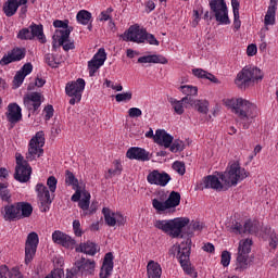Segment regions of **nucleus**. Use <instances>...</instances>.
Listing matches in <instances>:
<instances>
[{"label":"nucleus","instance_id":"f257e3e1","mask_svg":"<svg viewBox=\"0 0 278 278\" xmlns=\"http://www.w3.org/2000/svg\"><path fill=\"white\" fill-rule=\"evenodd\" d=\"M225 105L226 108H230L231 112L236 114L243 129L251 127V123H253V118H255V110H257L255 104L247 99L238 98L226 100Z\"/></svg>","mask_w":278,"mask_h":278},{"label":"nucleus","instance_id":"f03ea898","mask_svg":"<svg viewBox=\"0 0 278 278\" xmlns=\"http://www.w3.org/2000/svg\"><path fill=\"white\" fill-rule=\"evenodd\" d=\"M53 27H56L55 35L53 36V49H58L59 47H63V51H72L75 49V41H71V31H73V27L68 26V21L55 20L53 22Z\"/></svg>","mask_w":278,"mask_h":278},{"label":"nucleus","instance_id":"7ed1b4c3","mask_svg":"<svg viewBox=\"0 0 278 278\" xmlns=\"http://www.w3.org/2000/svg\"><path fill=\"white\" fill-rule=\"evenodd\" d=\"M190 225V218L188 217H177L174 219H159L154 223V227L168 233L170 238H184V229Z\"/></svg>","mask_w":278,"mask_h":278},{"label":"nucleus","instance_id":"20e7f679","mask_svg":"<svg viewBox=\"0 0 278 278\" xmlns=\"http://www.w3.org/2000/svg\"><path fill=\"white\" fill-rule=\"evenodd\" d=\"M122 38L125 42H137V45H142L149 42L154 47H160V41L151 33L146 29H141L140 26H130L123 35Z\"/></svg>","mask_w":278,"mask_h":278},{"label":"nucleus","instance_id":"39448f33","mask_svg":"<svg viewBox=\"0 0 278 278\" xmlns=\"http://www.w3.org/2000/svg\"><path fill=\"white\" fill-rule=\"evenodd\" d=\"M192 244V240L187 239L186 242H181L179 245H174L169 253L172 255H175V252L177 253V258L179 261V264L185 270L187 275H190V277H197V273L194 271V268L190 266V250Z\"/></svg>","mask_w":278,"mask_h":278},{"label":"nucleus","instance_id":"423d86ee","mask_svg":"<svg viewBox=\"0 0 278 278\" xmlns=\"http://www.w3.org/2000/svg\"><path fill=\"white\" fill-rule=\"evenodd\" d=\"M251 247H253V240L251 239L241 240L239 242L238 253H237V258L235 264V270L237 273H244V270L249 268V264H251V261H249Z\"/></svg>","mask_w":278,"mask_h":278},{"label":"nucleus","instance_id":"0eeeda50","mask_svg":"<svg viewBox=\"0 0 278 278\" xmlns=\"http://www.w3.org/2000/svg\"><path fill=\"white\" fill-rule=\"evenodd\" d=\"M249 177V172L240 166V163H232L227 172L219 176L226 186H238V181H243Z\"/></svg>","mask_w":278,"mask_h":278},{"label":"nucleus","instance_id":"6e6552de","mask_svg":"<svg viewBox=\"0 0 278 278\" xmlns=\"http://www.w3.org/2000/svg\"><path fill=\"white\" fill-rule=\"evenodd\" d=\"M45 132L38 131L35 137H33L29 141L28 152L26 153L27 162H34L36 157H40L45 150Z\"/></svg>","mask_w":278,"mask_h":278},{"label":"nucleus","instance_id":"1a4fd4ad","mask_svg":"<svg viewBox=\"0 0 278 278\" xmlns=\"http://www.w3.org/2000/svg\"><path fill=\"white\" fill-rule=\"evenodd\" d=\"M181 203V193L177 191H172L166 199V201H161L159 199L152 200V206L159 214H162V212H166V210H173L175 207H178V205Z\"/></svg>","mask_w":278,"mask_h":278},{"label":"nucleus","instance_id":"9d476101","mask_svg":"<svg viewBox=\"0 0 278 278\" xmlns=\"http://www.w3.org/2000/svg\"><path fill=\"white\" fill-rule=\"evenodd\" d=\"M86 88V80L78 78L76 81L67 83L65 86V92L70 99V105H75L81 101V92Z\"/></svg>","mask_w":278,"mask_h":278},{"label":"nucleus","instance_id":"9b49d317","mask_svg":"<svg viewBox=\"0 0 278 278\" xmlns=\"http://www.w3.org/2000/svg\"><path fill=\"white\" fill-rule=\"evenodd\" d=\"M211 12L214 13V16L217 23L222 25H229V15L227 11V3L225 0H211L210 1Z\"/></svg>","mask_w":278,"mask_h":278},{"label":"nucleus","instance_id":"f8f14e48","mask_svg":"<svg viewBox=\"0 0 278 278\" xmlns=\"http://www.w3.org/2000/svg\"><path fill=\"white\" fill-rule=\"evenodd\" d=\"M260 229H262V225L255 219H248L243 226L242 224L235 222L230 227L231 233H237L239 236H242V233H251V236H255L260 233Z\"/></svg>","mask_w":278,"mask_h":278},{"label":"nucleus","instance_id":"ddd939ff","mask_svg":"<svg viewBox=\"0 0 278 278\" xmlns=\"http://www.w3.org/2000/svg\"><path fill=\"white\" fill-rule=\"evenodd\" d=\"M97 267V263L94 260L81 257L76 261L74 267L72 268V275L81 274L83 277H88V275H94V268Z\"/></svg>","mask_w":278,"mask_h":278},{"label":"nucleus","instance_id":"4468645a","mask_svg":"<svg viewBox=\"0 0 278 278\" xmlns=\"http://www.w3.org/2000/svg\"><path fill=\"white\" fill-rule=\"evenodd\" d=\"M35 192L39 199V210L40 212H49L53 199H51V191L45 186V184L39 182L35 187Z\"/></svg>","mask_w":278,"mask_h":278},{"label":"nucleus","instance_id":"2eb2a0df","mask_svg":"<svg viewBox=\"0 0 278 278\" xmlns=\"http://www.w3.org/2000/svg\"><path fill=\"white\" fill-rule=\"evenodd\" d=\"M40 239L38 238L37 232H29L25 242V264H29L34 256L36 255V251H38V243Z\"/></svg>","mask_w":278,"mask_h":278},{"label":"nucleus","instance_id":"dca6fc26","mask_svg":"<svg viewBox=\"0 0 278 278\" xmlns=\"http://www.w3.org/2000/svg\"><path fill=\"white\" fill-rule=\"evenodd\" d=\"M65 185L72 186L73 190H75V193L72 195V201L77 203L79 199H81V190H84L86 187L79 184V180L77 177H75V174L68 169L65 170Z\"/></svg>","mask_w":278,"mask_h":278},{"label":"nucleus","instance_id":"f3484780","mask_svg":"<svg viewBox=\"0 0 278 278\" xmlns=\"http://www.w3.org/2000/svg\"><path fill=\"white\" fill-rule=\"evenodd\" d=\"M105 60H108L105 49L100 48L93 58L88 62L90 77H94V73H97V71H99L103 64H105Z\"/></svg>","mask_w":278,"mask_h":278},{"label":"nucleus","instance_id":"a211bd4d","mask_svg":"<svg viewBox=\"0 0 278 278\" xmlns=\"http://www.w3.org/2000/svg\"><path fill=\"white\" fill-rule=\"evenodd\" d=\"M147 181L148 184H151V186H161V188H164L165 186H168L170 175H168V173H160V170L154 169L148 174Z\"/></svg>","mask_w":278,"mask_h":278},{"label":"nucleus","instance_id":"6ab92c4d","mask_svg":"<svg viewBox=\"0 0 278 278\" xmlns=\"http://www.w3.org/2000/svg\"><path fill=\"white\" fill-rule=\"evenodd\" d=\"M25 55H27L25 48H14L0 60V66H8V64H12V62H21V60H24Z\"/></svg>","mask_w":278,"mask_h":278},{"label":"nucleus","instance_id":"aec40b11","mask_svg":"<svg viewBox=\"0 0 278 278\" xmlns=\"http://www.w3.org/2000/svg\"><path fill=\"white\" fill-rule=\"evenodd\" d=\"M25 108L29 112H37V110L42 105V93L31 92L24 97L23 99Z\"/></svg>","mask_w":278,"mask_h":278},{"label":"nucleus","instance_id":"412c9836","mask_svg":"<svg viewBox=\"0 0 278 278\" xmlns=\"http://www.w3.org/2000/svg\"><path fill=\"white\" fill-rule=\"evenodd\" d=\"M14 179L20 184H27L31 179V165L27 161H24V165L15 166Z\"/></svg>","mask_w":278,"mask_h":278},{"label":"nucleus","instance_id":"4be33fe9","mask_svg":"<svg viewBox=\"0 0 278 278\" xmlns=\"http://www.w3.org/2000/svg\"><path fill=\"white\" fill-rule=\"evenodd\" d=\"M128 160H137L138 162H149L151 160V153L146 151L144 148L131 147L126 152Z\"/></svg>","mask_w":278,"mask_h":278},{"label":"nucleus","instance_id":"5701e85b","mask_svg":"<svg viewBox=\"0 0 278 278\" xmlns=\"http://www.w3.org/2000/svg\"><path fill=\"white\" fill-rule=\"evenodd\" d=\"M52 242H54V244H60L65 249H73V247H75V239L71 238V236L62 232L61 230H55L52 233Z\"/></svg>","mask_w":278,"mask_h":278},{"label":"nucleus","instance_id":"b1692460","mask_svg":"<svg viewBox=\"0 0 278 278\" xmlns=\"http://www.w3.org/2000/svg\"><path fill=\"white\" fill-rule=\"evenodd\" d=\"M113 270H114V254H112V252H108L104 255L102 267L100 269V278L112 277Z\"/></svg>","mask_w":278,"mask_h":278},{"label":"nucleus","instance_id":"393cba45","mask_svg":"<svg viewBox=\"0 0 278 278\" xmlns=\"http://www.w3.org/2000/svg\"><path fill=\"white\" fill-rule=\"evenodd\" d=\"M252 79L253 78L251 76V67H244L241 72L238 73L235 84L241 90H245L247 88H249Z\"/></svg>","mask_w":278,"mask_h":278},{"label":"nucleus","instance_id":"a878e982","mask_svg":"<svg viewBox=\"0 0 278 278\" xmlns=\"http://www.w3.org/2000/svg\"><path fill=\"white\" fill-rule=\"evenodd\" d=\"M34 71V65L31 63H25L22 68L16 72L13 78V87L21 88L23 86V81H25V77L29 75Z\"/></svg>","mask_w":278,"mask_h":278},{"label":"nucleus","instance_id":"bb28decb","mask_svg":"<svg viewBox=\"0 0 278 278\" xmlns=\"http://www.w3.org/2000/svg\"><path fill=\"white\" fill-rule=\"evenodd\" d=\"M23 110L16 102L10 103L8 105L7 118L9 123L13 125L21 122L23 119Z\"/></svg>","mask_w":278,"mask_h":278},{"label":"nucleus","instance_id":"cd10ccee","mask_svg":"<svg viewBox=\"0 0 278 278\" xmlns=\"http://www.w3.org/2000/svg\"><path fill=\"white\" fill-rule=\"evenodd\" d=\"M173 140H175V138L170 134L166 132V130L157 129L155 131L154 142L156 144H160V147H165V149H170V146L173 144Z\"/></svg>","mask_w":278,"mask_h":278},{"label":"nucleus","instance_id":"c85d7f7f","mask_svg":"<svg viewBox=\"0 0 278 278\" xmlns=\"http://www.w3.org/2000/svg\"><path fill=\"white\" fill-rule=\"evenodd\" d=\"M139 64H168V59L162 54H150L140 56Z\"/></svg>","mask_w":278,"mask_h":278},{"label":"nucleus","instance_id":"c756f323","mask_svg":"<svg viewBox=\"0 0 278 278\" xmlns=\"http://www.w3.org/2000/svg\"><path fill=\"white\" fill-rule=\"evenodd\" d=\"M4 220H21V213L18 212V203L4 206L2 211Z\"/></svg>","mask_w":278,"mask_h":278},{"label":"nucleus","instance_id":"7c9ffc66","mask_svg":"<svg viewBox=\"0 0 278 278\" xmlns=\"http://www.w3.org/2000/svg\"><path fill=\"white\" fill-rule=\"evenodd\" d=\"M98 251L99 245L92 241L80 243L79 247L76 248V253H85L86 255H91V257H94Z\"/></svg>","mask_w":278,"mask_h":278},{"label":"nucleus","instance_id":"2f4dec72","mask_svg":"<svg viewBox=\"0 0 278 278\" xmlns=\"http://www.w3.org/2000/svg\"><path fill=\"white\" fill-rule=\"evenodd\" d=\"M203 186L206 189L216 190L217 192H220L223 190V182H220V179L217 176L208 175L203 178Z\"/></svg>","mask_w":278,"mask_h":278},{"label":"nucleus","instance_id":"473e14b6","mask_svg":"<svg viewBox=\"0 0 278 278\" xmlns=\"http://www.w3.org/2000/svg\"><path fill=\"white\" fill-rule=\"evenodd\" d=\"M29 29H30V35L33 36V40L34 38H37V40H39L41 45H45V42H47V37H45V28L42 24L31 23L29 25Z\"/></svg>","mask_w":278,"mask_h":278},{"label":"nucleus","instance_id":"72a5a7b5","mask_svg":"<svg viewBox=\"0 0 278 278\" xmlns=\"http://www.w3.org/2000/svg\"><path fill=\"white\" fill-rule=\"evenodd\" d=\"M203 229H205L204 223L192 220L187 229L186 226L184 227L181 236H188L189 238H192L194 231H203Z\"/></svg>","mask_w":278,"mask_h":278},{"label":"nucleus","instance_id":"f704fd0d","mask_svg":"<svg viewBox=\"0 0 278 278\" xmlns=\"http://www.w3.org/2000/svg\"><path fill=\"white\" fill-rule=\"evenodd\" d=\"M148 278H162V266L155 261H150L147 266Z\"/></svg>","mask_w":278,"mask_h":278},{"label":"nucleus","instance_id":"c9c22d12","mask_svg":"<svg viewBox=\"0 0 278 278\" xmlns=\"http://www.w3.org/2000/svg\"><path fill=\"white\" fill-rule=\"evenodd\" d=\"M270 3L264 18V25L267 27L275 24V14H277V0H270Z\"/></svg>","mask_w":278,"mask_h":278},{"label":"nucleus","instance_id":"e433bc0d","mask_svg":"<svg viewBox=\"0 0 278 278\" xmlns=\"http://www.w3.org/2000/svg\"><path fill=\"white\" fill-rule=\"evenodd\" d=\"M231 7L233 12V29L238 31L240 29L242 22L240 21V1L231 0Z\"/></svg>","mask_w":278,"mask_h":278},{"label":"nucleus","instance_id":"4c0bfd02","mask_svg":"<svg viewBox=\"0 0 278 278\" xmlns=\"http://www.w3.org/2000/svg\"><path fill=\"white\" fill-rule=\"evenodd\" d=\"M17 210L20 212V220L21 218H29L34 213V206L29 202H17Z\"/></svg>","mask_w":278,"mask_h":278},{"label":"nucleus","instance_id":"58836bf2","mask_svg":"<svg viewBox=\"0 0 278 278\" xmlns=\"http://www.w3.org/2000/svg\"><path fill=\"white\" fill-rule=\"evenodd\" d=\"M192 73L194 77H198L199 79H208V81H212L213 84H218V78L203 68H193Z\"/></svg>","mask_w":278,"mask_h":278},{"label":"nucleus","instance_id":"ea45409f","mask_svg":"<svg viewBox=\"0 0 278 278\" xmlns=\"http://www.w3.org/2000/svg\"><path fill=\"white\" fill-rule=\"evenodd\" d=\"M3 12L5 16L11 17L16 14L18 10V0H8L3 5Z\"/></svg>","mask_w":278,"mask_h":278},{"label":"nucleus","instance_id":"a19ab883","mask_svg":"<svg viewBox=\"0 0 278 278\" xmlns=\"http://www.w3.org/2000/svg\"><path fill=\"white\" fill-rule=\"evenodd\" d=\"M81 194H83V199L78 200L79 201L78 206L84 212H88V210L90 208V192H88L85 188V189H81Z\"/></svg>","mask_w":278,"mask_h":278},{"label":"nucleus","instance_id":"79ce46f5","mask_svg":"<svg viewBox=\"0 0 278 278\" xmlns=\"http://www.w3.org/2000/svg\"><path fill=\"white\" fill-rule=\"evenodd\" d=\"M102 214L104 216V220L109 227H114L116 225V213H112V211L108 207L102 208Z\"/></svg>","mask_w":278,"mask_h":278},{"label":"nucleus","instance_id":"37998d69","mask_svg":"<svg viewBox=\"0 0 278 278\" xmlns=\"http://www.w3.org/2000/svg\"><path fill=\"white\" fill-rule=\"evenodd\" d=\"M76 20L80 25H88L92 21V13L87 10H80L76 15Z\"/></svg>","mask_w":278,"mask_h":278},{"label":"nucleus","instance_id":"c03bdc74","mask_svg":"<svg viewBox=\"0 0 278 278\" xmlns=\"http://www.w3.org/2000/svg\"><path fill=\"white\" fill-rule=\"evenodd\" d=\"M168 102L170 103L173 110L175 111L176 114L181 116L184 114V101L177 100L175 98H168Z\"/></svg>","mask_w":278,"mask_h":278},{"label":"nucleus","instance_id":"a18cd8bd","mask_svg":"<svg viewBox=\"0 0 278 278\" xmlns=\"http://www.w3.org/2000/svg\"><path fill=\"white\" fill-rule=\"evenodd\" d=\"M193 109L200 114H207L210 112V102L206 100H197Z\"/></svg>","mask_w":278,"mask_h":278},{"label":"nucleus","instance_id":"49530a36","mask_svg":"<svg viewBox=\"0 0 278 278\" xmlns=\"http://www.w3.org/2000/svg\"><path fill=\"white\" fill-rule=\"evenodd\" d=\"M114 166H115L114 169L112 168L109 169L108 175L105 176V179H112V177H116V175H121V173H123V165L121 164V162L115 161Z\"/></svg>","mask_w":278,"mask_h":278},{"label":"nucleus","instance_id":"de8ad7c7","mask_svg":"<svg viewBox=\"0 0 278 278\" xmlns=\"http://www.w3.org/2000/svg\"><path fill=\"white\" fill-rule=\"evenodd\" d=\"M45 60L48 66H50L51 68H58V66L62 64V62L58 58H55L54 54L51 53L46 54Z\"/></svg>","mask_w":278,"mask_h":278},{"label":"nucleus","instance_id":"09e8293b","mask_svg":"<svg viewBox=\"0 0 278 278\" xmlns=\"http://www.w3.org/2000/svg\"><path fill=\"white\" fill-rule=\"evenodd\" d=\"M180 90L187 97H197V94H199V88L190 85L180 86Z\"/></svg>","mask_w":278,"mask_h":278},{"label":"nucleus","instance_id":"8fccbe9b","mask_svg":"<svg viewBox=\"0 0 278 278\" xmlns=\"http://www.w3.org/2000/svg\"><path fill=\"white\" fill-rule=\"evenodd\" d=\"M250 73L253 84H255V81H262V79H264V73H262V70L257 67H250Z\"/></svg>","mask_w":278,"mask_h":278},{"label":"nucleus","instance_id":"3c124183","mask_svg":"<svg viewBox=\"0 0 278 278\" xmlns=\"http://www.w3.org/2000/svg\"><path fill=\"white\" fill-rule=\"evenodd\" d=\"M185 147L186 144L184 143V141L176 139L174 142H172L169 151H172V153H177L179 151H184Z\"/></svg>","mask_w":278,"mask_h":278},{"label":"nucleus","instance_id":"603ef678","mask_svg":"<svg viewBox=\"0 0 278 278\" xmlns=\"http://www.w3.org/2000/svg\"><path fill=\"white\" fill-rule=\"evenodd\" d=\"M17 38L20 40H34L30 28H23L18 31Z\"/></svg>","mask_w":278,"mask_h":278},{"label":"nucleus","instance_id":"864d4df0","mask_svg":"<svg viewBox=\"0 0 278 278\" xmlns=\"http://www.w3.org/2000/svg\"><path fill=\"white\" fill-rule=\"evenodd\" d=\"M0 199L2 201H10V191L8 190V185L0 182Z\"/></svg>","mask_w":278,"mask_h":278},{"label":"nucleus","instance_id":"5fc2aeb1","mask_svg":"<svg viewBox=\"0 0 278 278\" xmlns=\"http://www.w3.org/2000/svg\"><path fill=\"white\" fill-rule=\"evenodd\" d=\"M131 97H134V93H131V91L117 93L115 96V101H117V103H123V101H131Z\"/></svg>","mask_w":278,"mask_h":278},{"label":"nucleus","instance_id":"6e6d98bb","mask_svg":"<svg viewBox=\"0 0 278 278\" xmlns=\"http://www.w3.org/2000/svg\"><path fill=\"white\" fill-rule=\"evenodd\" d=\"M220 264L224 266V268H227V266L231 264V253L229 251L225 250L222 252Z\"/></svg>","mask_w":278,"mask_h":278},{"label":"nucleus","instance_id":"4d7b16f0","mask_svg":"<svg viewBox=\"0 0 278 278\" xmlns=\"http://www.w3.org/2000/svg\"><path fill=\"white\" fill-rule=\"evenodd\" d=\"M47 186L49 191L53 194L58 190V178L55 176H50L47 180Z\"/></svg>","mask_w":278,"mask_h":278},{"label":"nucleus","instance_id":"13d9d810","mask_svg":"<svg viewBox=\"0 0 278 278\" xmlns=\"http://www.w3.org/2000/svg\"><path fill=\"white\" fill-rule=\"evenodd\" d=\"M173 168L178 173V175H186V163L176 161L173 164Z\"/></svg>","mask_w":278,"mask_h":278},{"label":"nucleus","instance_id":"bf43d9fd","mask_svg":"<svg viewBox=\"0 0 278 278\" xmlns=\"http://www.w3.org/2000/svg\"><path fill=\"white\" fill-rule=\"evenodd\" d=\"M73 229H74L75 236H77L78 238H81L84 231H81V223H79V219H75L73 222Z\"/></svg>","mask_w":278,"mask_h":278},{"label":"nucleus","instance_id":"052dcab7","mask_svg":"<svg viewBox=\"0 0 278 278\" xmlns=\"http://www.w3.org/2000/svg\"><path fill=\"white\" fill-rule=\"evenodd\" d=\"M128 116L130 118H140V116H142V110L139 108H130L128 110Z\"/></svg>","mask_w":278,"mask_h":278},{"label":"nucleus","instance_id":"680f3d73","mask_svg":"<svg viewBox=\"0 0 278 278\" xmlns=\"http://www.w3.org/2000/svg\"><path fill=\"white\" fill-rule=\"evenodd\" d=\"M260 231L262 236H267L268 238L275 235V231L273 228H270V226H263Z\"/></svg>","mask_w":278,"mask_h":278},{"label":"nucleus","instance_id":"e2e57ef3","mask_svg":"<svg viewBox=\"0 0 278 278\" xmlns=\"http://www.w3.org/2000/svg\"><path fill=\"white\" fill-rule=\"evenodd\" d=\"M45 278H64V270L62 269L53 270Z\"/></svg>","mask_w":278,"mask_h":278},{"label":"nucleus","instance_id":"0e129e2a","mask_svg":"<svg viewBox=\"0 0 278 278\" xmlns=\"http://www.w3.org/2000/svg\"><path fill=\"white\" fill-rule=\"evenodd\" d=\"M45 112H46V121H51V118H53V105L51 104H48L46 108H45Z\"/></svg>","mask_w":278,"mask_h":278},{"label":"nucleus","instance_id":"69168bd1","mask_svg":"<svg viewBox=\"0 0 278 278\" xmlns=\"http://www.w3.org/2000/svg\"><path fill=\"white\" fill-rule=\"evenodd\" d=\"M182 103H187L188 105H191V108H194L197 100L192 98V96H186L181 99Z\"/></svg>","mask_w":278,"mask_h":278},{"label":"nucleus","instance_id":"338daca9","mask_svg":"<svg viewBox=\"0 0 278 278\" xmlns=\"http://www.w3.org/2000/svg\"><path fill=\"white\" fill-rule=\"evenodd\" d=\"M269 238H270L269 247H271V249H277L278 236L276 233H274Z\"/></svg>","mask_w":278,"mask_h":278},{"label":"nucleus","instance_id":"774afa93","mask_svg":"<svg viewBox=\"0 0 278 278\" xmlns=\"http://www.w3.org/2000/svg\"><path fill=\"white\" fill-rule=\"evenodd\" d=\"M247 53H248V55H250V56L255 55V53H257V46H255V45H253V43L250 45V46H248Z\"/></svg>","mask_w":278,"mask_h":278}]
</instances>
